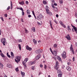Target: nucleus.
<instances>
[{
    "label": "nucleus",
    "instance_id": "obj_1",
    "mask_svg": "<svg viewBox=\"0 0 77 77\" xmlns=\"http://www.w3.org/2000/svg\"><path fill=\"white\" fill-rule=\"evenodd\" d=\"M43 18H44V16L42 14H40L37 17V19L38 20H42V19H43Z\"/></svg>",
    "mask_w": 77,
    "mask_h": 77
},
{
    "label": "nucleus",
    "instance_id": "obj_2",
    "mask_svg": "<svg viewBox=\"0 0 77 77\" xmlns=\"http://www.w3.org/2000/svg\"><path fill=\"white\" fill-rule=\"evenodd\" d=\"M42 51H43L41 49H39L36 50V51H35V53L37 54H40V53H41L42 52Z\"/></svg>",
    "mask_w": 77,
    "mask_h": 77
},
{
    "label": "nucleus",
    "instance_id": "obj_3",
    "mask_svg": "<svg viewBox=\"0 0 77 77\" xmlns=\"http://www.w3.org/2000/svg\"><path fill=\"white\" fill-rule=\"evenodd\" d=\"M62 56L63 58L65 59V58L66 57V52L65 51H63L62 54Z\"/></svg>",
    "mask_w": 77,
    "mask_h": 77
},
{
    "label": "nucleus",
    "instance_id": "obj_4",
    "mask_svg": "<svg viewBox=\"0 0 77 77\" xmlns=\"http://www.w3.org/2000/svg\"><path fill=\"white\" fill-rule=\"evenodd\" d=\"M46 12H47V14H49L50 15H51L52 13L51 12H50V11L48 9H46Z\"/></svg>",
    "mask_w": 77,
    "mask_h": 77
},
{
    "label": "nucleus",
    "instance_id": "obj_5",
    "mask_svg": "<svg viewBox=\"0 0 77 77\" xmlns=\"http://www.w3.org/2000/svg\"><path fill=\"white\" fill-rule=\"evenodd\" d=\"M52 53L53 54V55H54V56L55 58H56V57L57 56V55L56 51H54Z\"/></svg>",
    "mask_w": 77,
    "mask_h": 77
},
{
    "label": "nucleus",
    "instance_id": "obj_6",
    "mask_svg": "<svg viewBox=\"0 0 77 77\" xmlns=\"http://www.w3.org/2000/svg\"><path fill=\"white\" fill-rule=\"evenodd\" d=\"M16 59L18 60V62H19L20 61V60H21V58L20 57L17 56L16 57Z\"/></svg>",
    "mask_w": 77,
    "mask_h": 77
},
{
    "label": "nucleus",
    "instance_id": "obj_7",
    "mask_svg": "<svg viewBox=\"0 0 77 77\" xmlns=\"http://www.w3.org/2000/svg\"><path fill=\"white\" fill-rule=\"evenodd\" d=\"M36 62V61H34L33 62L31 61L29 63V64L30 65H33V64H35V63Z\"/></svg>",
    "mask_w": 77,
    "mask_h": 77
},
{
    "label": "nucleus",
    "instance_id": "obj_8",
    "mask_svg": "<svg viewBox=\"0 0 77 77\" xmlns=\"http://www.w3.org/2000/svg\"><path fill=\"white\" fill-rule=\"evenodd\" d=\"M66 38L68 40H71V37L69 36V34H68V35L66 36Z\"/></svg>",
    "mask_w": 77,
    "mask_h": 77
},
{
    "label": "nucleus",
    "instance_id": "obj_9",
    "mask_svg": "<svg viewBox=\"0 0 77 77\" xmlns=\"http://www.w3.org/2000/svg\"><path fill=\"white\" fill-rule=\"evenodd\" d=\"M56 58H57V59H58V60H59V61H60V62H62V60L61 59V58L60 57L57 56L56 57Z\"/></svg>",
    "mask_w": 77,
    "mask_h": 77
},
{
    "label": "nucleus",
    "instance_id": "obj_10",
    "mask_svg": "<svg viewBox=\"0 0 77 77\" xmlns=\"http://www.w3.org/2000/svg\"><path fill=\"white\" fill-rule=\"evenodd\" d=\"M52 8H53V9L56 12H57V8L54 7V5L52 6Z\"/></svg>",
    "mask_w": 77,
    "mask_h": 77
},
{
    "label": "nucleus",
    "instance_id": "obj_11",
    "mask_svg": "<svg viewBox=\"0 0 77 77\" xmlns=\"http://www.w3.org/2000/svg\"><path fill=\"white\" fill-rule=\"evenodd\" d=\"M26 48L27 50H29V51H31L32 50V48H29L28 46H26Z\"/></svg>",
    "mask_w": 77,
    "mask_h": 77
},
{
    "label": "nucleus",
    "instance_id": "obj_12",
    "mask_svg": "<svg viewBox=\"0 0 77 77\" xmlns=\"http://www.w3.org/2000/svg\"><path fill=\"white\" fill-rule=\"evenodd\" d=\"M66 69L68 71H71V68L69 67V66H68L66 67Z\"/></svg>",
    "mask_w": 77,
    "mask_h": 77
},
{
    "label": "nucleus",
    "instance_id": "obj_13",
    "mask_svg": "<svg viewBox=\"0 0 77 77\" xmlns=\"http://www.w3.org/2000/svg\"><path fill=\"white\" fill-rule=\"evenodd\" d=\"M41 54L38 55L36 57V59H39L41 57Z\"/></svg>",
    "mask_w": 77,
    "mask_h": 77
},
{
    "label": "nucleus",
    "instance_id": "obj_14",
    "mask_svg": "<svg viewBox=\"0 0 77 77\" xmlns=\"http://www.w3.org/2000/svg\"><path fill=\"white\" fill-rule=\"evenodd\" d=\"M70 50L71 51H72L73 54H74V49L72 48V47H70Z\"/></svg>",
    "mask_w": 77,
    "mask_h": 77
},
{
    "label": "nucleus",
    "instance_id": "obj_15",
    "mask_svg": "<svg viewBox=\"0 0 77 77\" xmlns=\"http://www.w3.org/2000/svg\"><path fill=\"white\" fill-rule=\"evenodd\" d=\"M21 73L22 77H24L25 75V73L24 72H22V71H21Z\"/></svg>",
    "mask_w": 77,
    "mask_h": 77
},
{
    "label": "nucleus",
    "instance_id": "obj_16",
    "mask_svg": "<svg viewBox=\"0 0 77 77\" xmlns=\"http://www.w3.org/2000/svg\"><path fill=\"white\" fill-rule=\"evenodd\" d=\"M59 66L57 65H56L54 67V68H55V69H56V70H57V69H59Z\"/></svg>",
    "mask_w": 77,
    "mask_h": 77
},
{
    "label": "nucleus",
    "instance_id": "obj_17",
    "mask_svg": "<svg viewBox=\"0 0 77 77\" xmlns=\"http://www.w3.org/2000/svg\"><path fill=\"white\" fill-rule=\"evenodd\" d=\"M3 65L1 63H0V68L1 69H3Z\"/></svg>",
    "mask_w": 77,
    "mask_h": 77
},
{
    "label": "nucleus",
    "instance_id": "obj_18",
    "mask_svg": "<svg viewBox=\"0 0 77 77\" xmlns=\"http://www.w3.org/2000/svg\"><path fill=\"white\" fill-rule=\"evenodd\" d=\"M19 4H20V5H23L24 4V2L22 1L21 2H19Z\"/></svg>",
    "mask_w": 77,
    "mask_h": 77
},
{
    "label": "nucleus",
    "instance_id": "obj_19",
    "mask_svg": "<svg viewBox=\"0 0 77 77\" xmlns=\"http://www.w3.org/2000/svg\"><path fill=\"white\" fill-rule=\"evenodd\" d=\"M33 42L35 44H36L37 42L36 41V40H35V39H33Z\"/></svg>",
    "mask_w": 77,
    "mask_h": 77
},
{
    "label": "nucleus",
    "instance_id": "obj_20",
    "mask_svg": "<svg viewBox=\"0 0 77 77\" xmlns=\"http://www.w3.org/2000/svg\"><path fill=\"white\" fill-rule=\"evenodd\" d=\"M6 41V40L5 38H2L1 39V42H4Z\"/></svg>",
    "mask_w": 77,
    "mask_h": 77
},
{
    "label": "nucleus",
    "instance_id": "obj_21",
    "mask_svg": "<svg viewBox=\"0 0 77 77\" xmlns=\"http://www.w3.org/2000/svg\"><path fill=\"white\" fill-rule=\"evenodd\" d=\"M11 10L12 9V1H11Z\"/></svg>",
    "mask_w": 77,
    "mask_h": 77
},
{
    "label": "nucleus",
    "instance_id": "obj_22",
    "mask_svg": "<svg viewBox=\"0 0 77 77\" xmlns=\"http://www.w3.org/2000/svg\"><path fill=\"white\" fill-rule=\"evenodd\" d=\"M0 55L2 57H5V55L2 53H1L0 54Z\"/></svg>",
    "mask_w": 77,
    "mask_h": 77
},
{
    "label": "nucleus",
    "instance_id": "obj_23",
    "mask_svg": "<svg viewBox=\"0 0 77 77\" xmlns=\"http://www.w3.org/2000/svg\"><path fill=\"white\" fill-rule=\"evenodd\" d=\"M11 55L12 57H14V53L12 52H11Z\"/></svg>",
    "mask_w": 77,
    "mask_h": 77
},
{
    "label": "nucleus",
    "instance_id": "obj_24",
    "mask_svg": "<svg viewBox=\"0 0 77 77\" xmlns=\"http://www.w3.org/2000/svg\"><path fill=\"white\" fill-rule=\"evenodd\" d=\"M32 29L33 32H35V28L34 27H33L32 28Z\"/></svg>",
    "mask_w": 77,
    "mask_h": 77
},
{
    "label": "nucleus",
    "instance_id": "obj_25",
    "mask_svg": "<svg viewBox=\"0 0 77 77\" xmlns=\"http://www.w3.org/2000/svg\"><path fill=\"white\" fill-rule=\"evenodd\" d=\"M8 68H12V65H9L8 66Z\"/></svg>",
    "mask_w": 77,
    "mask_h": 77
},
{
    "label": "nucleus",
    "instance_id": "obj_26",
    "mask_svg": "<svg viewBox=\"0 0 77 77\" xmlns=\"http://www.w3.org/2000/svg\"><path fill=\"white\" fill-rule=\"evenodd\" d=\"M7 55L8 57H9V58H10V57H11V56H10V55H9V53L8 52H7Z\"/></svg>",
    "mask_w": 77,
    "mask_h": 77
},
{
    "label": "nucleus",
    "instance_id": "obj_27",
    "mask_svg": "<svg viewBox=\"0 0 77 77\" xmlns=\"http://www.w3.org/2000/svg\"><path fill=\"white\" fill-rule=\"evenodd\" d=\"M67 27V28L68 30H71V29H70V27H69V26H68Z\"/></svg>",
    "mask_w": 77,
    "mask_h": 77
},
{
    "label": "nucleus",
    "instance_id": "obj_28",
    "mask_svg": "<svg viewBox=\"0 0 77 77\" xmlns=\"http://www.w3.org/2000/svg\"><path fill=\"white\" fill-rule=\"evenodd\" d=\"M57 47V45L54 44V48H56Z\"/></svg>",
    "mask_w": 77,
    "mask_h": 77
},
{
    "label": "nucleus",
    "instance_id": "obj_29",
    "mask_svg": "<svg viewBox=\"0 0 77 77\" xmlns=\"http://www.w3.org/2000/svg\"><path fill=\"white\" fill-rule=\"evenodd\" d=\"M18 46L19 47L20 50H21V45L20 44L18 45Z\"/></svg>",
    "mask_w": 77,
    "mask_h": 77
},
{
    "label": "nucleus",
    "instance_id": "obj_30",
    "mask_svg": "<svg viewBox=\"0 0 77 77\" xmlns=\"http://www.w3.org/2000/svg\"><path fill=\"white\" fill-rule=\"evenodd\" d=\"M59 23L61 26H63V22H62L60 21Z\"/></svg>",
    "mask_w": 77,
    "mask_h": 77
},
{
    "label": "nucleus",
    "instance_id": "obj_31",
    "mask_svg": "<svg viewBox=\"0 0 77 77\" xmlns=\"http://www.w3.org/2000/svg\"><path fill=\"white\" fill-rule=\"evenodd\" d=\"M62 75V74H58V76L59 77H61Z\"/></svg>",
    "mask_w": 77,
    "mask_h": 77
},
{
    "label": "nucleus",
    "instance_id": "obj_32",
    "mask_svg": "<svg viewBox=\"0 0 77 77\" xmlns=\"http://www.w3.org/2000/svg\"><path fill=\"white\" fill-rule=\"evenodd\" d=\"M56 65L59 66V62H58V61H56Z\"/></svg>",
    "mask_w": 77,
    "mask_h": 77
},
{
    "label": "nucleus",
    "instance_id": "obj_33",
    "mask_svg": "<svg viewBox=\"0 0 77 77\" xmlns=\"http://www.w3.org/2000/svg\"><path fill=\"white\" fill-rule=\"evenodd\" d=\"M60 4H62V3H63V1H62V0H60Z\"/></svg>",
    "mask_w": 77,
    "mask_h": 77
},
{
    "label": "nucleus",
    "instance_id": "obj_34",
    "mask_svg": "<svg viewBox=\"0 0 77 77\" xmlns=\"http://www.w3.org/2000/svg\"><path fill=\"white\" fill-rule=\"evenodd\" d=\"M43 2L44 4H45V5H46V4H47V2L45 1H44Z\"/></svg>",
    "mask_w": 77,
    "mask_h": 77
},
{
    "label": "nucleus",
    "instance_id": "obj_35",
    "mask_svg": "<svg viewBox=\"0 0 77 77\" xmlns=\"http://www.w3.org/2000/svg\"><path fill=\"white\" fill-rule=\"evenodd\" d=\"M15 70L17 72H18V68L17 67L15 69Z\"/></svg>",
    "mask_w": 77,
    "mask_h": 77
},
{
    "label": "nucleus",
    "instance_id": "obj_36",
    "mask_svg": "<svg viewBox=\"0 0 77 77\" xmlns=\"http://www.w3.org/2000/svg\"><path fill=\"white\" fill-rule=\"evenodd\" d=\"M18 9H20V10H21V11H24V10H23V8H18Z\"/></svg>",
    "mask_w": 77,
    "mask_h": 77
},
{
    "label": "nucleus",
    "instance_id": "obj_37",
    "mask_svg": "<svg viewBox=\"0 0 77 77\" xmlns=\"http://www.w3.org/2000/svg\"><path fill=\"white\" fill-rule=\"evenodd\" d=\"M18 42H22V40H21V39H19L18 40Z\"/></svg>",
    "mask_w": 77,
    "mask_h": 77
},
{
    "label": "nucleus",
    "instance_id": "obj_38",
    "mask_svg": "<svg viewBox=\"0 0 77 77\" xmlns=\"http://www.w3.org/2000/svg\"><path fill=\"white\" fill-rule=\"evenodd\" d=\"M26 12H27V13L28 14H30V12L29 11V10H27Z\"/></svg>",
    "mask_w": 77,
    "mask_h": 77
},
{
    "label": "nucleus",
    "instance_id": "obj_39",
    "mask_svg": "<svg viewBox=\"0 0 77 77\" xmlns=\"http://www.w3.org/2000/svg\"><path fill=\"white\" fill-rule=\"evenodd\" d=\"M22 15H24V12L23 11L22 12Z\"/></svg>",
    "mask_w": 77,
    "mask_h": 77
},
{
    "label": "nucleus",
    "instance_id": "obj_40",
    "mask_svg": "<svg viewBox=\"0 0 77 77\" xmlns=\"http://www.w3.org/2000/svg\"><path fill=\"white\" fill-rule=\"evenodd\" d=\"M0 18L2 20V21H4V20H3V17H0Z\"/></svg>",
    "mask_w": 77,
    "mask_h": 77
},
{
    "label": "nucleus",
    "instance_id": "obj_41",
    "mask_svg": "<svg viewBox=\"0 0 77 77\" xmlns=\"http://www.w3.org/2000/svg\"><path fill=\"white\" fill-rule=\"evenodd\" d=\"M40 66L41 68H42V67H43V65H42V64H40Z\"/></svg>",
    "mask_w": 77,
    "mask_h": 77
},
{
    "label": "nucleus",
    "instance_id": "obj_42",
    "mask_svg": "<svg viewBox=\"0 0 77 77\" xmlns=\"http://www.w3.org/2000/svg\"><path fill=\"white\" fill-rule=\"evenodd\" d=\"M44 65H45V67H44L45 69H47V66L45 64Z\"/></svg>",
    "mask_w": 77,
    "mask_h": 77
},
{
    "label": "nucleus",
    "instance_id": "obj_43",
    "mask_svg": "<svg viewBox=\"0 0 77 77\" xmlns=\"http://www.w3.org/2000/svg\"><path fill=\"white\" fill-rule=\"evenodd\" d=\"M3 45H5V42H2Z\"/></svg>",
    "mask_w": 77,
    "mask_h": 77
},
{
    "label": "nucleus",
    "instance_id": "obj_44",
    "mask_svg": "<svg viewBox=\"0 0 77 77\" xmlns=\"http://www.w3.org/2000/svg\"><path fill=\"white\" fill-rule=\"evenodd\" d=\"M15 62H17V63H18V61L16 59H15Z\"/></svg>",
    "mask_w": 77,
    "mask_h": 77
},
{
    "label": "nucleus",
    "instance_id": "obj_45",
    "mask_svg": "<svg viewBox=\"0 0 77 77\" xmlns=\"http://www.w3.org/2000/svg\"><path fill=\"white\" fill-rule=\"evenodd\" d=\"M27 62V61L24 60V61L23 62V63H26Z\"/></svg>",
    "mask_w": 77,
    "mask_h": 77
},
{
    "label": "nucleus",
    "instance_id": "obj_46",
    "mask_svg": "<svg viewBox=\"0 0 77 77\" xmlns=\"http://www.w3.org/2000/svg\"><path fill=\"white\" fill-rule=\"evenodd\" d=\"M25 60L27 62L29 60V59H28V58H26L25 59Z\"/></svg>",
    "mask_w": 77,
    "mask_h": 77
},
{
    "label": "nucleus",
    "instance_id": "obj_47",
    "mask_svg": "<svg viewBox=\"0 0 77 77\" xmlns=\"http://www.w3.org/2000/svg\"><path fill=\"white\" fill-rule=\"evenodd\" d=\"M26 5H28V4H29V2H28V1H26Z\"/></svg>",
    "mask_w": 77,
    "mask_h": 77
},
{
    "label": "nucleus",
    "instance_id": "obj_48",
    "mask_svg": "<svg viewBox=\"0 0 77 77\" xmlns=\"http://www.w3.org/2000/svg\"><path fill=\"white\" fill-rule=\"evenodd\" d=\"M67 64L68 65H71V63L70 62H68Z\"/></svg>",
    "mask_w": 77,
    "mask_h": 77
},
{
    "label": "nucleus",
    "instance_id": "obj_49",
    "mask_svg": "<svg viewBox=\"0 0 77 77\" xmlns=\"http://www.w3.org/2000/svg\"><path fill=\"white\" fill-rule=\"evenodd\" d=\"M10 9V6H9L7 8V10H9Z\"/></svg>",
    "mask_w": 77,
    "mask_h": 77
},
{
    "label": "nucleus",
    "instance_id": "obj_50",
    "mask_svg": "<svg viewBox=\"0 0 77 77\" xmlns=\"http://www.w3.org/2000/svg\"><path fill=\"white\" fill-rule=\"evenodd\" d=\"M63 26L64 28H66V26L64 24H63V26Z\"/></svg>",
    "mask_w": 77,
    "mask_h": 77
},
{
    "label": "nucleus",
    "instance_id": "obj_51",
    "mask_svg": "<svg viewBox=\"0 0 77 77\" xmlns=\"http://www.w3.org/2000/svg\"><path fill=\"white\" fill-rule=\"evenodd\" d=\"M4 16L5 17H8V15L7 14H5L4 15Z\"/></svg>",
    "mask_w": 77,
    "mask_h": 77
},
{
    "label": "nucleus",
    "instance_id": "obj_52",
    "mask_svg": "<svg viewBox=\"0 0 77 77\" xmlns=\"http://www.w3.org/2000/svg\"><path fill=\"white\" fill-rule=\"evenodd\" d=\"M50 50L51 52L52 53H53V51H52V50H51V48H50Z\"/></svg>",
    "mask_w": 77,
    "mask_h": 77
},
{
    "label": "nucleus",
    "instance_id": "obj_53",
    "mask_svg": "<svg viewBox=\"0 0 77 77\" xmlns=\"http://www.w3.org/2000/svg\"><path fill=\"white\" fill-rule=\"evenodd\" d=\"M32 70H34V67L33 66H32Z\"/></svg>",
    "mask_w": 77,
    "mask_h": 77
},
{
    "label": "nucleus",
    "instance_id": "obj_54",
    "mask_svg": "<svg viewBox=\"0 0 77 77\" xmlns=\"http://www.w3.org/2000/svg\"><path fill=\"white\" fill-rule=\"evenodd\" d=\"M32 12L33 15H35V13H34V11H32Z\"/></svg>",
    "mask_w": 77,
    "mask_h": 77
},
{
    "label": "nucleus",
    "instance_id": "obj_55",
    "mask_svg": "<svg viewBox=\"0 0 77 77\" xmlns=\"http://www.w3.org/2000/svg\"><path fill=\"white\" fill-rule=\"evenodd\" d=\"M50 26H51V25H51V21H50Z\"/></svg>",
    "mask_w": 77,
    "mask_h": 77
},
{
    "label": "nucleus",
    "instance_id": "obj_56",
    "mask_svg": "<svg viewBox=\"0 0 77 77\" xmlns=\"http://www.w3.org/2000/svg\"><path fill=\"white\" fill-rule=\"evenodd\" d=\"M28 17L29 18H30V17H32V16H31V15L29 14L28 15Z\"/></svg>",
    "mask_w": 77,
    "mask_h": 77
},
{
    "label": "nucleus",
    "instance_id": "obj_57",
    "mask_svg": "<svg viewBox=\"0 0 77 77\" xmlns=\"http://www.w3.org/2000/svg\"><path fill=\"white\" fill-rule=\"evenodd\" d=\"M23 64L25 66V67H26V64L25 63H23Z\"/></svg>",
    "mask_w": 77,
    "mask_h": 77
},
{
    "label": "nucleus",
    "instance_id": "obj_58",
    "mask_svg": "<svg viewBox=\"0 0 77 77\" xmlns=\"http://www.w3.org/2000/svg\"><path fill=\"white\" fill-rule=\"evenodd\" d=\"M54 22L56 23V24H58V23L57 22V21H56V20H54Z\"/></svg>",
    "mask_w": 77,
    "mask_h": 77
},
{
    "label": "nucleus",
    "instance_id": "obj_59",
    "mask_svg": "<svg viewBox=\"0 0 77 77\" xmlns=\"http://www.w3.org/2000/svg\"><path fill=\"white\" fill-rule=\"evenodd\" d=\"M72 59H73V61H74V60H75V58L74 57H73Z\"/></svg>",
    "mask_w": 77,
    "mask_h": 77
},
{
    "label": "nucleus",
    "instance_id": "obj_60",
    "mask_svg": "<svg viewBox=\"0 0 77 77\" xmlns=\"http://www.w3.org/2000/svg\"><path fill=\"white\" fill-rule=\"evenodd\" d=\"M56 17H57V18H58V17H59V15H58L57 14H56Z\"/></svg>",
    "mask_w": 77,
    "mask_h": 77
},
{
    "label": "nucleus",
    "instance_id": "obj_61",
    "mask_svg": "<svg viewBox=\"0 0 77 77\" xmlns=\"http://www.w3.org/2000/svg\"><path fill=\"white\" fill-rule=\"evenodd\" d=\"M54 6H57V5L56 3H54Z\"/></svg>",
    "mask_w": 77,
    "mask_h": 77
},
{
    "label": "nucleus",
    "instance_id": "obj_62",
    "mask_svg": "<svg viewBox=\"0 0 77 77\" xmlns=\"http://www.w3.org/2000/svg\"><path fill=\"white\" fill-rule=\"evenodd\" d=\"M25 31L26 32H27V30L26 29H25Z\"/></svg>",
    "mask_w": 77,
    "mask_h": 77
},
{
    "label": "nucleus",
    "instance_id": "obj_63",
    "mask_svg": "<svg viewBox=\"0 0 77 77\" xmlns=\"http://www.w3.org/2000/svg\"><path fill=\"white\" fill-rule=\"evenodd\" d=\"M75 46H76V47H77V42H76L75 44Z\"/></svg>",
    "mask_w": 77,
    "mask_h": 77
},
{
    "label": "nucleus",
    "instance_id": "obj_64",
    "mask_svg": "<svg viewBox=\"0 0 77 77\" xmlns=\"http://www.w3.org/2000/svg\"><path fill=\"white\" fill-rule=\"evenodd\" d=\"M75 16L76 17H77V14H75Z\"/></svg>",
    "mask_w": 77,
    "mask_h": 77
}]
</instances>
